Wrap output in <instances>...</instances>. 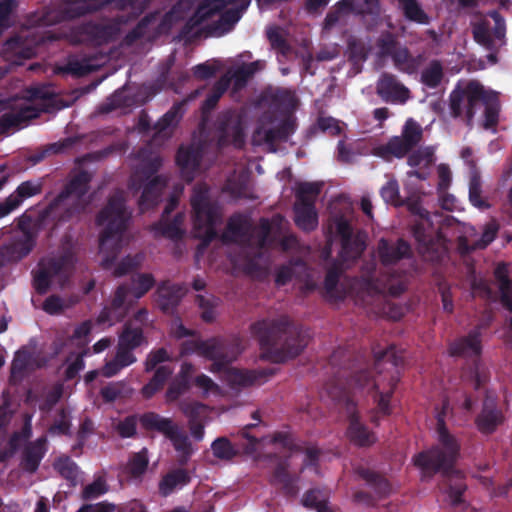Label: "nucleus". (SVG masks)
Wrapping results in <instances>:
<instances>
[{
  "mask_svg": "<svg viewBox=\"0 0 512 512\" xmlns=\"http://www.w3.org/2000/svg\"><path fill=\"white\" fill-rule=\"evenodd\" d=\"M128 217L121 192H116L109 198L107 205L97 217V225L101 229L99 243L101 265L115 276L127 273L143 260L142 255H135L127 256L120 262L116 261L126 242L124 229Z\"/></svg>",
  "mask_w": 512,
  "mask_h": 512,
  "instance_id": "1",
  "label": "nucleus"
},
{
  "mask_svg": "<svg viewBox=\"0 0 512 512\" xmlns=\"http://www.w3.org/2000/svg\"><path fill=\"white\" fill-rule=\"evenodd\" d=\"M288 325L286 318L277 321H260L253 325L263 350V356L273 362H285L298 356L309 344L310 335L307 330H285Z\"/></svg>",
  "mask_w": 512,
  "mask_h": 512,
  "instance_id": "2",
  "label": "nucleus"
},
{
  "mask_svg": "<svg viewBox=\"0 0 512 512\" xmlns=\"http://www.w3.org/2000/svg\"><path fill=\"white\" fill-rule=\"evenodd\" d=\"M241 349L238 346H228L216 339L200 340L192 338L183 343L182 354L196 353L211 360L210 370L213 373H221L222 378L230 385L245 386L257 381L258 373L243 371L229 366V363L237 358Z\"/></svg>",
  "mask_w": 512,
  "mask_h": 512,
  "instance_id": "3",
  "label": "nucleus"
},
{
  "mask_svg": "<svg viewBox=\"0 0 512 512\" xmlns=\"http://www.w3.org/2000/svg\"><path fill=\"white\" fill-rule=\"evenodd\" d=\"M459 457V445L443 425V419L438 416V444L427 452H421L414 457V464L424 475L437 471H448Z\"/></svg>",
  "mask_w": 512,
  "mask_h": 512,
  "instance_id": "4",
  "label": "nucleus"
},
{
  "mask_svg": "<svg viewBox=\"0 0 512 512\" xmlns=\"http://www.w3.org/2000/svg\"><path fill=\"white\" fill-rule=\"evenodd\" d=\"M495 98V92L486 90L476 81L460 82L452 90L449 96V112L453 118L471 125L477 110L482 103H487Z\"/></svg>",
  "mask_w": 512,
  "mask_h": 512,
  "instance_id": "5",
  "label": "nucleus"
},
{
  "mask_svg": "<svg viewBox=\"0 0 512 512\" xmlns=\"http://www.w3.org/2000/svg\"><path fill=\"white\" fill-rule=\"evenodd\" d=\"M409 209L414 214L419 215L420 218L415 225V237L420 243L427 245L431 241L434 234L437 233V230L434 228V225L440 222L441 216L435 214L433 215V217H431L429 213L425 211L422 207H420L418 204H409ZM447 221V226H441L439 228L438 234L440 237H446L448 235L447 230L449 227H451V229L455 233H461L458 236V238L462 250L469 251L478 248L474 247V245H470L469 241L466 239V237H469L470 239L479 240L478 233L473 227L468 225H461L451 220Z\"/></svg>",
  "mask_w": 512,
  "mask_h": 512,
  "instance_id": "6",
  "label": "nucleus"
},
{
  "mask_svg": "<svg viewBox=\"0 0 512 512\" xmlns=\"http://www.w3.org/2000/svg\"><path fill=\"white\" fill-rule=\"evenodd\" d=\"M236 9H229L225 13H221L225 0H206L195 15L190 19L192 27L200 26L203 29L214 32H226L240 18V13L244 11L250 1L249 0H233Z\"/></svg>",
  "mask_w": 512,
  "mask_h": 512,
  "instance_id": "7",
  "label": "nucleus"
},
{
  "mask_svg": "<svg viewBox=\"0 0 512 512\" xmlns=\"http://www.w3.org/2000/svg\"><path fill=\"white\" fill-rule=\"evenodd\" d=\"M194 236L205 243L213 239L220 223L219 207L211 201L205 186H197L191 196Z\"/></svg>",
  "mask_w": 512,
  "mask_h": 512,
  "instance_id": "8",
  "label": "nucleus"
},
{
  "mask_svg": "<svg viewBox=\"0 0 512 512\" xmlns=\"http://www.w3.org/2000/svg\"><path fill=\"white\" fill-rule=\"evenodd\" d=\"M153 285V277L150 274H142L134 278L131 289L120 286L115 292L111 306L105 307L97 317V323L111 326L120 321L125 316L128 307L136 299L142 297Z\"/></svg>",
  "mask_w": 512,
  "mask_h": 512,
  "instance_id": "9",
  "label": "nucleus"
},
{
  "mask_svg": "<svg viewBox=\"0 0 512 512\" xmlns=\"http://www.w3.org/2000/svg\"><path fill=\"white\" fill-rule=\"evenodd\" d=\"M49 96L50 92L47 89L33 87L26 91L25 96L14 99L0 118V132L37 117L44 110L43 102Z\"/></svg>",
  "mask_w": 512,
  "mask_h": 512,
  "instance_id": "10",
  "label": "nucleus"
},
{
  "mask_svg": "<svg viewBox=\"0 0 512 512\" xmlns=\"http://www.w3.org/2000/svg\"><path fill=\"white\" fill-rule=\"evenodd\" d=\"M141 158V169L136 170L131 177L130 187L140 189L143 181H147L141 196L140 205L144 208L153 205L158 201L162 189L166 185V179L162 176H153L161 165V159L158 155H152L146 158L144 154Z\"/></svg>",
  "mask_w": 512,
  "mask_h": 512,
  "instance_id": "11",
  "label": "nucleus"
},
{
  "mask_svg": "<svg viewBox=\"0 0 512 512\" xmlns=\"http://www.w3.org/2000/svg\"><path fill=\"white\" fill-rule=\"evenodd\" d=\"M328 240L339 239L341 251L339 259L341 265L348 267L356 260L365 248V239L361 234H355L348 219L343 216H334L327 225Z\"/></svg>",
  "mask_w": 512,
  "mask_h": 512,
  "instance_id": "12",
  "label": "nucleus"
},
{
  "mask_svg": "<svg viewBox=\"0 0 512 512\" xmlns=\"http://www.w3.org/2000/svg\"><path fill=\"white\" fill-rule=\"evenodd\" d=\"M321 190L319 183H299L295 188L296 202L294 205L295 223L305 231L314 230L318 226V215L314 207Z\"/></svg>",
  "mask_w": 512,
  "mask_h": 512,
  "instance_id": "13",
  "label": "nucleus"
},
{
  "mask_svg": "<svg viewBox=\"0 0 512 512\" xmlns=\"http://www.w3.org/2000/svg\"><path fill=\"white\" fill-rule=\"evenodd\" d=\"M505 34V21L497 11H492L473 23L474 39L489 50L502 47L505 44Z\"/></svg>",
  "mask_w": 512,
  "mask_h": 512,
  "instance_id": "14",
  "label": "nucleus"
},
{
  "mask_svg": "<svg viewBox=\"0 0 512 512\" xmlns=\"http://www.w3.org/2000/svg\"><path fill=\"white\" fill-rule=\"evenodd\" d=\"M422 138V128L414 120L406 121L401 136L392 137L387 144L375 149V154L389 160L391 157L402 158L417 145Z\"/></svg>",
  "mask_w": 512,
  "mask_h": 512,
  "instance_id": "15",
  "label": "nucleus"
},
{
  "mask_svg": "<svg viewBox=\"0 0 512 512\" xmlns=\"http://www.w3.org/2000/svg\"><path fill=\"white\" fill-rule=\"evenodd\" d=\"M71 260H49L41 262L34 276L35 289L45 293L49 288L62 286L69 276Z\"/></svg>",
  "mask_w": 512,
  "mask_h": 512,
  "instance_id": "16",
  "label": "nucleus"
},
{
  "mask_svg": "<svg viewBox=\"0 0 512 512\" xmlns=\"http://www.w3.org/2000/svg\"><path fill=\"white\" fill-rule=\"evenodd\" d=\"M349 11L359 14H377L379 12V2L378 0H342L334 10L327 14L324 28H332Z\"/></svg>",
  "mask_w": 512,
  "mask_h": 512,
  "instance_id": "17",
  "label": "nucleus"
},
{
  "mask_svg": "<svg viewBox=\"0 0 512 512\" xmlns=\"http://www.w3.org/2000/svg\"><path fill=\"white\" fill-rule=\"evenodd\" d=\"M378 367L381 369L380 374L374 380V387L379 394L378 408L383 413H388L389 397L392 394V389L398 381L397 373L382 374L383 370L388 371L393 368L390 361V354L386 353L382 360L379 362Z\"/></svg>",
  "mask_w": 512,
  "mask_h": 512,
  "instance_id": "18",
  "label": "nucleus"
},
{
  "mask_svg": "<svg viewBox=\"0 0 512 512\" xmlns=\"http://www.w3.org/2000/svg\"><path fill=\"white\" fill-rule=\"evenodd\" d=\"M219 130V144L221 146L231 144L240 148L244 144V123L240 114L236 112L225 114L221 120Z\"/></svg>",
  "mask_w": 512,
  "mask_h": 512,
  "instance_id": "19",
  "label": "nucleus"
},
{
  "mask_svg": "<svg viewBox=\"0 0 512 512\" xmlns=\"http://www.w3.org/2000/svg\"><path fill=\"white\" fill-rule=\"evenodd\" d=\"M91 180V176L87 172H80L76 174L68 184L65 192H63L59 201L69 205L75 206V209H82L88 203L86 193L88 191V184Z\"/></svg>",
  "mask_w": 512,
  "mask_h": 512,
  "instance_id": "20",
  "label": "nucleus"
},
{
  "mask_svg": "<svg viewBox=\"0 0 512 512\" xmlns=\"http://www.w3.org/2000/svg\"><path fill=\"white\" fill-rule=\"evenodd\" d=\"M262 66L263 65L260 62L250 63L239 68L231 76L223 77L216 84L213 94L206 100L205 108L211 109L215 106L216 102L218 101L222 93L227 89L229 82L232 79H234L236 87L241 88L245 84L246 80L258 69H261Z\"/></svg>",
  "mask_w": 512,
  "mask_h": 512,
  "instance_id": "21",
  "label": "nucleus"
},
{
  "mask_svg": "<svg viewBox=\"0 0 512 512\" xmlns=\"http://www.w3.org/2000/svg\"><path fill=\"white\" fill-rule=\"evenodd\" d=\"M377 93L386 101L405 103L410 91L395 76L383 74L377 83Z\"/></svg>",
  "mask_w": 512,
  "mask_h": 512,
  "instance_id": "22",
  "label": "nucleus"
},
{
  "mask_svg": "<svg viewBox=\"0 0 512 512\" xmlns=\"http://www.w3.org/2000/svg\"><path fill=\"white\" fill-rule=\"evenodd\" d=\"M41 185L38 182L26 181L18 186L17 190L11 194L3 203H0V218L8 215L16 209L22 201L39 194Z\"/></svg>",
  "mask_w": 512,
  "mask_h": 512,
  "instance_id": "23",
  "label": "nucleus"
},
{
  "mask_svg": "<svg viewBox=\"0 0 512 512\" xmlns=\"http://www.w3.org/2000/svg\"><path fill=\"white\" fill-rule=\"evenodd\" d=\"M383 53L391 55L394 65L402 72L414 73L419 68L422 58L420 56H411L405 47L396 46L389 40V45L383 49Z\"/></svg>",
  "mask_w": 512,
  "mask_h": 512,
  "instance_id": "24",
  "label": "nucleus"
},
{
  "mask_svg": "<svg viewBox=\"0 0 512 512\" xmlns=\"http://www.w3.org/2000/svg\"><path fill=\"white\" fill-rule=\"evenodd\" d=\"M33 245L32 234L21 229L16 233L14 241L2 251V258L7 261L19 260L31 251Z\"/></svg>",
  "mask_w": 512,
  "mask_h": 512,
  "instance_id": "25",
  "label": "nucleus"
},
{
  "mask_svg": "<svg viewBox=\"0 0 512 512\" xmlns=\"http://www.w3.org/2000/svg\"><path fill=\"white\" fill-rule=\"evenodd\" d=\"M283 137H286V133L279 128L276 120L271 115H264L259 120L253 134V142L261 144L263 142H273Z\"/></svg>",
  "mask_w": 512,
  "mask_h": 512,
  "instance_id": "26",
  "label": "nucleus"
},
{
  "mask_svg": "<svg viewBox=\"0 0 512 512\" xmlns=\"http://www.w3.org/2000/svg\"><path fill=\"white\" fill-rule=\"evenodd\" d=\"M482 346L478 331L459 339L450 346V354L454 356L476 357L481 353Z\"/></svg>",
  "mask_w": 512,
  "mask_h": 512,
  "instance_id": "27",
  "label": "nucleus"
},
{
  "mask_svg": "<svg viewBox=\"0 0 512 512\" xmlns=\"http://www.w3.org/2000/svg\"><path fill=\"white\" fill-rule=\"evenodd\" d=\"M201 153L199 149L180 148L176 157L182 176L191 181L198 169Z\"/></svg>",
  "mask_w": 512,
  "mask_h": 512,
  "instance_id": "28",
  "label": "nucleus"
},
{
  "mask_svg": "<svg viewBox=\"0 0 512 512\" xmlns=\"http://www.w3.org/2000/svg\"><path fill=\"white\" fill-rule=\"evenodd\" d=\"M502 416L497 410L493 399H487L484 403L483 410L477 418L476 424L478 429L483 433H491L501 423Z\"/></svg>",
  "mask_w": 512,
  "mask_h": 512,
  "instance_id": "29",
  "label": "nucleus"
},
{
  "mask_svg": "<svg viewBox=\"0 0 512 512\" xmlns=\"http://www.w3.org/2000/svg\"><path fill=\"white\" fill-rule=\"evenodd\" d=\"M93 323L86 320L76 325L72 334L69 336L65 343L67 350L86 351L89 343V335L92 331Z\"/></svg>",
  "mask_w": 512,
  "mask_h": 512,
  "instance_id": "30",
  "label": "nucleus"
},
{
  "mask_svg": "<svg viewBox=\"0 0 512 512\" xmlns=\"http://www.w3.org/2000/svg\"><path fill=\"white\" fill-rule=\"evenodd\" d=\"M409 253V246L403 241L396 244H389L385 240H381L378 245V254L383 264H393Z\"/></svg>",
  "mask_w": 512,
  "mask_h": 512,
  "instance_id": "31",
  "label": "nucleus"
},
{
  "mask_svg": "<svg viewBox=\"0 0 512 512\" xmlns=\"http://www.w3.org/2000/svg\"><path fill=\"white\" fill-rule=\"evenodd\" d=\"M348 438L358 446H369L376 440L374 434L359 421L357 415L350 417L349 427L347 429Z\"/></svg>",
  "mask_w": 512,
  "mask_h": 512,
  "instance_id": "32",
  "label": "nucleus"
},
{
  "mask_svg": "<svg viewBox=\"0 0 512 512\" xmlns=\"http://www.w3.org/2000/svg\"><path fill=\"white\" fill-rule=\"evenodd\" d=\"M172 442L180 462L184 463L194 453V448L185 431L178 425L167 437Z\"/></svg>",
  "mask_w": 512,
  "mask_h": 512,
  "instance_id": "33",
  "label": "nucleus"
},
{
  "mask_svg": "<svg viewBox=\"0 0 512 512\" xmlns=\"http://www.w3.org/2000/svg\"><path fill=\"white\" fill-rule=\"evenodd\" d=\"M190 481V476L186 470L177 469L166 476L159 483V491L163 496H167L175 489L185 486Z\"/></svg>",
  "mask_w": 512,
  "mask_h": 512,
  "instance_id": "34",
  "label": "nucleus"
},
{
  "mask_svg": "<svg viewBox=\"0 0 512 512\" xmlns=\"http://www.w3.org/2000/svg\"><path fill=\"white\" fill-rule=\"evenodd\" d=\"M45 445L46 438L41 437L27 447L24 459V468L26 470L34 472L37 469L40 460L45 454Z\"/></svg>",
  "mask_w": 512,
  "mask_h": 512,
  "instance_id": "35",
  "label": "nucleus"
},
{
  "mask_svg": "<svg viewBox=\"0 0 512 512\" xmlns=\"http://www.w3.org/2000/svg\"><path fill=\"white\" fill-rule=\"evenodd\" d=\"M142 425L147 429L157 430L168 437L178 426L171 419L161 417L154 413H148L141 418Z\"/></svg>",
  "mask_w": 512,
  "mask_h": 512,
  "instance_id": "36",
  "label": "nucleus"
},
{
  "mask_svg": "<svg viewBox=\"0 0 512 512\" xmlns=\"http://www.w3.org/2000/svg\"><path fill=\"white\" fill-rule=\"evenodd\" d=\"M495 277L499 285L503 304L512 311V281L508 279V268L499 264L495 269Z\"/></svg>",
  "mask_w": 512,
  "mask_h": 512,
  "instance_id": "37",
  "label": "nucleus"
},
{
  "mask_svg": "<svg viewBox=\"0 0 512 512\" xmlns=\"http://www.w3.org/2000/svg\"><path fill=\"white\" fill-rule=\"evenodd\" d=\"M469 201L473 206L479 209H488L490 204L483 197L482 181L477 170L471 172L469 181Z\"/></svg>",
  "mask_w": 512,
  "mask_h": 512,
  "instance_id": "38",
  "label": "nucleus"
},
{
  "mask_svg": "<svg viewBox=\"0 0 512 512\" xmlns=\"http://www.w3.org/2000/svg\"><path fill=\"white\" fill-rule=\"evenodd\" d=\"M180 410L188 418V421H209L211 408L198 401H183Z\"/></svg>",
  "mask_w": 512,
  "mask_h": 512,
  "instance_id": "39",
  "label": "nucleus"
},
{
  "mask_svg": "<svg viewBox=\"0 0 512 512\" xmlns=\"http://www.w3.org/2000/svg\"><path fill=\"white\" fill-rule=\"evenodd\" d=\"M180 109V106L173 107L158 121L154 141H157L159 138H167L170 136L172 128L176 125L181 116Z\"/></svg>",
  "mask_w": 512,
  "mask_h": 512,
  "instance_id": "40",
  "label": "nucleus"
},
{
  "mask_svg": "<svg viewBox=\"0 0 512 512\" xmlns=\"http://www.w3.org/2000/svg\"><path fill=\"white\" fill-rule=\"evenodd\" d=\"M435 161V148L433 146L420 147L413 151L408 157V164L411 167L420 169L429 168Z\"/></svg>",
  "mask_w": 512,
  "mask_h": 512,
  "instance_id": "41",
  "label": "nucleus"
},
{
  "mask_svg": "<svg viewBox=\"0 0 512 512\" xmlns=\"http://www.w3.org/2000/svg\"><path fill=\"white\" fill-rule=\"evenodd\" d=\"M183 295L182 289L174 285H162L157 291V302L163 310H169L177 304Z\"/></svg>",
  "mask_w": 512,
  "mask_h": 512,
  "instance_id": "42",
  "label": "nucleus"
},
{
  "mask_svg": "<svg viewBox=\"0 0 512 512\" xmlns=\"http://www.w3.org/2000/svg\"><path fill=\"white\" fill-rule=\"evenodd\" d=\"M183 215H178L172 223H159L154 226L155 235H161L172 240L180 239L184 234Z\"/></svg>",
  "mask_w": 512,
  "mask_h": 512,
  "instance_id": "43",
  "label": "nucleus"
},
{
  "mask_svg": "<svg viewBox=\"0 0 512 512\" xmlns=\"http://www.w3.org/2000/svg\"><path fill=\"white\" fill-rule=\"evenodd\" d=\"M443 66L439 61H431L421 73V81L430 88L437 87L443 79Z\"/></svg>",
  "mask_w": 512,
  "mask_h": 512,
  "instance_id": "44",
  "label": "nucleus"
},
{
  "mask_svg": "<svg viewBox=\"0 0 512 512\" xmlns=\"http://www.w3.org/2000/svg\"><path fill=\"white\" fill-rule=\"evenodd\" d=\"M192 365L188 363H184L181 367V377L182 379L176 380L169 386L167 391V400L174 401L178 399L182 394H184L188 390V381L187 377L189 373L192 371Z\"/></svg>",
  "mask_w": 512,
  "mask_h": 512,
  "instance_id": "45",
  "label": "nucleus"
},
{
  "mask_svg": "<svg viewBox=\"0 0 512 512\" xmlns=\"http://www.w3.org/2000/svg\"><path fill=\"white\" fill-rule=\"evenodd\" d=\"M173 369L169 366H160L153 377V379L143 387L142 392L145 397H151L158 391L166 379L172 374Z\"/></svg>",
  "mask_w": 512,
  "mask_h": 512,
  "instance_id": "46",
  "label": "nucleus"
},
{
  "mask_svg": "<svg viewBox=\"0 0 512 512\" xmlns=\"http://www.w3.org/2000/svg\"><path fill=\"white\" fill-rule=\"evenodd\" d=\"M213 455L220 460H231L236 456L237 450L225 437H220L214 440L211 444Z\"/></svg>",
  "mask_w": 512,
  "mask_h": 512,
  "instance_id": "47",
  "label": "nucleus"
},
{
  "mask_svg": "<svg viewBox=\"0 0 512 512\" xmlns=\"http://www.w3.org/2000/svg\"><path fill=\"white\" fill-rule=\"evenodd\" d=\"M386 290L383 284L373 281L372 279H363L355 283L352 287V292H355L359 297L365 299L366 297L382 293Z\"/></svg>",
  "mask_w": 512,
  "mask_h": 512,
  "instance_id": "48",
  "label": "nucleus"
},
{
  "mask_svg": "<svg viewBox=\"0 0 512 512\" xmlns=\"http://www.w3.org/2000/svg\"><path fill=\"white\" fill-rule=\"evenodd\" d=\"M325 289L327 297L332 301L342 300L347 294L344 284H338L334 270L329 271L326 276Z\"/></svg>",
  "mask_w": 512,
  "mask_h": 512,
  "instance_id": "49",
  "label": "nucleus"
},
{
  "mask_svg": "<svg viewBox=\"0 0 512 512\" xmlns=\"http://www.w3.org/2000/svg\"><path fill=\"white\" fill-rule=\"evenodd\" d=\"M148 463L147 450L142 449L131 456L126 469L131 476L140 477L146 471Z\"/></svg>",
  "mask_w": 512,
  "mask_h": 512,
  "instance_id": "50",
  "label": "nucleus"
},
{
  "mask_svg": "<svg viewBox=\"0 0 512 512\" xmlns=\"http://www.w3.org/2000/svg\"><path fill=\"white\" fill-rule=\"evenodd\" d=\"M129 335H120L119 343L117 347V352L115 358L124 366L127 367L133 364L136 361V357L131 352L132 348L127 347V344L130 342Z\"/></svg>",
  "mask_w": 512,
  "mask_h": 512,
  "instance_id": "51",
  "label": "nucleus"
},
{
  "mask_svg": "<svg viewBox=\"0 0 512 512\" xmlns=\"http://www.w3.org/2000/svg\"><path fill=\"white\" fill-rule=\"evenodd\" d=\"M498 229V224L495 221H491L485 226L481 237H479V240L470 239L469 237H466V239L469 241V244L474 245V247L485 248L494 240Z\"/></svg>",
  "mask_w": 512,
  "mask_h": 512,
  "instance_id": "52",
  "label": "nucleus"
},
{
  "mask_svg": "<svg viewBox=\"0 0 512 512\" xmlns=\"http://www.w3.org/2000/svg\"><path fill=\"white\" fill-rule=\"evenodd\" d=\"M193 384L198 388L204 397L210 395H218L220 388L210 377L205 374L197 375L193 381Z\"/></svg>",
  "mask_w": 512,
  "mask_h": 512,
  "instance_id": "53",
  "label": "nucleus"
},
{
  "mask_svg": "<svg viewBox=\"0 0 512 512\" xmlns=\"http://www.w3.org/2000/svg\"><path fill=\"white\" fill-rule=\"evenodd\" d=\"M71 351L70 356L67 358L66 364V376L67 378H73L79 371L84 367L83 357L86 355V351Z\"/></svg>",
  "mask_w": 512,
  "mask_h": 512,
  "instance_id": "54",
  "label": "nucleus"
},
{
  "mask_svg": "<svg viewBox=\"0 0 512 512\" xmlns=\"http://www.w3.org/2000/svg\"><path fill=\"white\" fill-rule=\"evenodd\" d=\"M381 196L385 202L399 206L402 204L399 194V186L395 179H389L381 189Z\"/></svg>",
  "mask_w": 512,
  "mask_h": 512,
  "instance_id": "55",
  "label": "nucleus"
},
{
  "mask_svg": "<svg viewBox=\"0 0 512 512\" xmlns=\"http://www.w3.org/2000/svg\"><path fill=\"white\" fill-rule=\"evenodd\" d=\"M54 467L64 478L68 480H74L77 477V466L69 458L58 459L55 462Z\"/></svg>",
  "mask_w": 512,
  "mask_h": 512,
  "instance_id": "56",
  "label": "nucleus"
},
{
  "mask_svg": "<svg viewBox=\"0 0 512 512\" xmlns=\"http://www.w3.org/2000/svg\"><path fill=\"white\" fill-rule=\"evenodd\" d=\"M106 492V482L103 478L99 477L84 488L82 492V498L85 500L94 499L103 495Z\"/></svg>",
  "mask_w": 512,
  "mask_h": 512,
  "instance_id": "57",
  "label": "nucleus"
},
{
  "mask_svg": "<svg viewBox=\"0 0 512 512\" xmlns=\"http://www.w3.org/2000/svg\"><path fill=\"white\" fill-rule=\"evenodd\" d=\"M403 10L408 19L415 21L420 24H427L429 19L425 12L419 7L417 2L414 0L404 6Z\"/></svg>",
  "mask_w": 512,
  "mask_h": 512,
  "instance_id": "58",
  "label": "nucleus"
},
{
  "mask_svg": "<svg viewBox=\"0 0 512 512\" xmlns=\"http://www.w3.org/2000/svg\"><path fill=\"white\" fill-rule=\"evenodd\" d=\"M71 305V302L65 301L57 296H50L44 301L43 310L49 314H58Z\"/></svg>",
  "mask_w": 512,
  "mask_h": 512,
  "instance_id": "59",
  "label": "nucleus"
},
{
  "mask_svg": "<svg viewBox=\"0 0 512 512\" xmlns=\"http://www.w3.org/2000/svg\"><path fill=\"white\" fill-rule=\"evenodd\" d=\"M267 36L274 48L284 51L286 48V33L279 27H270L267 30Z\"/></svg>",
  "mask_w": 512,
  "mask_h": 512,
  "instance_id": "60",
  "label": "nucleus"
},
{
  "mask_svg": "<svg viewBox=\"0 0 512 512\" xmlns=\"http://www.w3.org/2000/svg\"><path fill=\"white\" fill-rule=\"evenodd\" d=\"M496 98L497 95L495 94L493 100L482 103V106L485 105V120L483 125L486 129L494 127L498 121V108L495 105Z\"/></svg>",
  "mask_w": 512,
  "mask_h": 512,
  "instance_id": "61",
  "label": "nucleus"
},
{
  "mask_svg": "<svg viewBox=\"0 0 512 512\" xmlns=\"http://www.w3.org/2000/svg\"><path fill=\"white\" fill-rule=\"evenodd\" d=\"M32 434V426H31V416H27L25 420L24 427L20 433H15L11 440V448L13 450H16L20 445L22 441H26L31 437Z\"/></svg>",
  "mask_w": 512,
  "mask_h": 512,
  "instance_id": "62",
  "label": "nucleus"
},
{
  "mask_svg": "<svg viewBox=\"0 0 512 512\" xmlns=\"http://www.w3.org/2000/svg\"><path fill=\"white\" fill-rule=\"evenodd\" d=\"M284 220L282 217L277 216L273 218L271 222L263 220L261 223L263 237L260 241V245L264 246L270 234L274 233L277 228H282Z\"/></svg>",
  "mask_w": 512,
  "mask_h": 512,
  "instance_id": "63",
  "label": "nucleus"
},
{
  "mask_svg": "<svg viewBox=\"0 0 512 512\" xmlns=\"http://www.w3.org/2000/svg\"><path fill=\"white\" fill-rule=\"evenodd\" d=\"M169 359V355L166 350L159 349L157 351L151 352L145 362V369L146 371H151L156 366L164 361H167Z\"/></svg>",
  "mask_w": 512,
  "mask_h": 512,
  "instance_id": "64",
  "label": "nucleus"
}]
</instances>
